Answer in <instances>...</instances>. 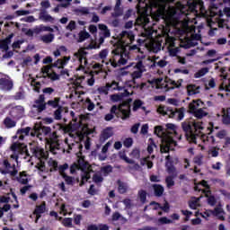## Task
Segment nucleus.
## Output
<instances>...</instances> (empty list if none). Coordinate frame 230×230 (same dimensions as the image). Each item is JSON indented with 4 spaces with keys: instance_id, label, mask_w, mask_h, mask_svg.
I'll use <instances>...</instances> for the list:
<instances>
[{
    "instance_id": "2",
    "label": "nucleus",
    "mask_w": 230,
    "mask_h": 230,
    "mask_svg": "<svg viewBox=\"0 0 230 230\" xmlns=\"http://www.w3.org/2000/svg\"><path fill=\"white\" fill-rule=\"evenodd\" d=\"M78 170H81V181L79 186H84L89 179H91V164L89 162H85L84 157L79 158L76 162H74L73 164L70 165V173L71 175H75Z\"/></svg>"
},
{
    "instance_id": "51",
    "label": "nucleus",
    "mask_w": 230,
    "mask_h": 230,
    "mask_svg": "<svg viewBox=\"0 0 230 230\" xmlns=\"http://www.w3.org/2000/svg\"><path fill=\"white\" fill-rule=\"evenodd\" d=\"M35 33H40L41 31H53V28L49 26L40 25V28L35 29Z\"/></svg>"
},
{
    "instance_id": "41",
    "label": "nucleus",
    "mask_w": 230,
    "mask_h": 230,
    "mask_svg": "<svg viewBox=\"0 0 230 230\" xmlns=\"http://www.w3.org/2000/svg\"><path fill=\"white\" fill-rule=\"evenodd\" d=\"M114 12L111 13V17L114 19H118V17H121L123 15V7H114Z\"/></svg>"
},
{
    "instance_id": "61",
    "label": "nucleus",
    "mask_w": 230,
    "mask_h": 230,
    "mask_svg": "<svg viewBox=\"0 0 230 230\" xmlns=\"http://www.w3.org/2000/svg\"><path fill=\"white\" fill-rule=\"evenodd\" d=\"M81 222H82V215L80 214L74 215V224H75V226H80Z\"/></svg>"
},
{
    "instance_id": "37",
    "label": "nucleus",
    "mask_w": 230,
    "mask_h": 230,
    "mask_svg": "<svg viewBox=\"0 0 230 230\" xmlns=\"http://www.w3.org/2000/svg\"><path fill=\"white\" fill-rule=\"evenodd\" d=\"M4 124L5 125L6 128H13V127H15V125H17V122H15L10 117H6L4 119Z\"/></svg>"
},
{
    "instance_id": "21",
    "label": "nucleus",
    "mask_w": 230,
    "mask_h": 230,
    "mask_svg": "<svg viewBox=\"0 0 230 230\" xmlns=\"http://www.w3.org/2000/svg\"><path fill=\"white\" fill-rule=\"evenodd\" d=\"M209 133L208 135L202 134L203 143H210V145L215 144V137L211 135L213 132V123L210 122V128H208Z\"/></svg>"
},
{
    "instance_id": "7",
    "label": "nucleus",
    "mask_w": 230,
    "mask_h": 230,
    "mask_svg": "<svg viewBox=\"0 0 230 230\" xmlns=\"http://www.w3.org/2000/svg\"><path fill=\"white\" fill-rule=\"evenodd\" d=\"M112 57L107 62V66L111 64V67L116 69V67H121V66H126L128 61V58L125 56V52H121L119 49H115L111 51Z\"/></svg>"
},
{
    "instance_id": "58",
    "label": "nucleus",
    "mask_w": 230,
    "mask_h": 230,
    "mask_svg": "<svg viewBox=\"0 0 230 230\" xmlns=\"http://www.w3.org/2000/svg\"><path fill=\"white\" fill-rule=\"evenodd\" d=\"M187 4H188L190 10H191V12H195V10H197V2L196 1L189 0L187 2Z\"/></svg>"
},
{
    "instance_id": "33",
    "label": "nucleus",
    "mask_w": 230,
    "mask_h": 230,
    "mask_svg": "<svg viewBox=\"0 0 230 230\" xmlns=\"http://www.w3.org/2000/svg\"><path fill=\"white\" fill-rule=\"evenodd\" d=\"M24 177H27L26 172H21L19 173V176H17L15 179L17 182H19L20 184H28L29 182L28 178H24Z\"/></svg>"
},
{
    "instance_id": "12",
    "label": "nucleus",
    "mask_w": 230,
    "mask_h": 230,
    "mask_svg": "<svg viewBox=\"0 0 230 230\" xmlns=\"http://www.w3.org/2000/svg\"><path fill=\"white\" fill-rule=\"evenodd\" d=\"M46 212V201H43L40 205H36L32 212L36 218L34 220L35 224H39V220L42 218V215Z\"/></svg>"
},
{
    "instance_id": "39",
    "label": "nucleus",
    "mask_w": 230,
    "mask_h": 230,
    "mask_svg": "<svg viewBox=\"0 0 230 230\" xmlns=\"http://www.w3.org/2000/svg\"><path fill=\"white\" fill-rule=\"evenodd\" d=\"M119 159H122V161H125L128 164H136V162L127 156V154L125 152L119 153Z\"/></svg>"
},
{
    "instance_id": "57",
    "label": "nucleus",
    "mask_w": 230,
    "mask_h": 230,
    "mask_svg": "<svg viewBox=\"0 0 230 230\" xmlns=\"http://www.w3.org/2000/svg\"><path fill=\"white\" fill-rule=\"evenodd\" d=\"M132 145H134V140L132 139V137H128L123 141V146L126 148H130V146H132Z\"/></svg>"
},
{
    "instance_id": "64",
    "label": "nucleus",
    "mask_w": 230,
    "mask_h": 230,
    "mask_svg": "<svg viewBox=\"0 0 230 230\" xmlns=\"http://www.w3.org/2000/svg\"><path fill=\"white\" fill-rule=\"evenodd\" d=\"M192 114H194L195 118L198 119H202V108L196 110V111H193Z\"/></svg>"
},
{
    "instance_id": "48",
    "label": "nucleus",
    "mask_w": 230,
    "mask_h": 230,
    "mask_svg": "<svg viewBox=\"0 0 230 230\" xmlns=\"http://www.w3.org/2000/svg\"><path fill=\"white\" fill-rule=\"evenodd\" d=\"M202 199V195L199 196V199H191L189 201V208H190V209H197V206H199V199Z\"/></svg>"
},
{
    "instance_id": "47",
    "label": "nucleus",
    "mask_w": 230,
    "mask_h": 230,
    "mask_svg": "<svg viewBox=\"0 0 230 230\" xmlns=\"http://www.w3.org/2000/svg\"><path fill=\"white\" fill-rule=\"evenodd\" d=\"M39 132H41L43 136H49V134H51V128L48 126H41L39 128Z\"/></svg>"
},
{
    "instance_id": "29",
    "label": "nucleus",
    "mask_w": 230,
    "mask_h": 230,
    "mask_svg": "<svg viewBox=\"0 0 230 230\" xmlns=\"http://www.w3.org/2000/svg\"><path fill=\"white\" fill-rule=\"evenodd\" d=\"M200 87L195 84H189L187 86V93L189 96H193L194 94H199Z\"/></svg>"
},
{
    "instance_id": "20",
    "label": "nucleus",
    "mask_w": 230,
    "mask_h": 230,
    "mask_svg": "<svg viewBox=\"0 0 230 230\" xmlns=\"http://www.w3.org/2000/svg\"><path fill=\"white\" fill-rule=\"evenodd\" d=\"M123 51L125 53V57L128 58V55H130V53H141V49L137 45H127L123 49Z\"/></svg>"
},
{
    "instance_id": "60",
    "label": "nucleus",
    "mask_w": 230,
    "mask_h": 230,
    "mask_svg": "<svg viewBox=\"0 0 230 230\" xmlns=\"http://www.w3.org/2000/svg\"><path fill=\"white\" fill-rule=\"evenodd\" d=\"M66 30H69V31L76 30V22L71 20L68 25L66 26Z\"/></svg>"
},
{
    "instance_id": "52",
    "label": "nucleus",
    "mask_w": 230,
    "mask_h": 230,
    "mask_svg": "<svg viewBox=\"0 0 230 230\" xmlns=\"http://www.w3.org/2000/svg\"><path fill=\"white\" fill-rule=\"evenodd\" d=\"M103 181V178L102 177V174L96 172L93 175V182L95 184H100Z\"/></svg>"
},
{
    "instance_id": "26",
    "label": "nucleus",
    "mask_w": 230,
    "mask_h": 230,
    "mask_svg": "<svg viewBox=\"0 0 230 230\" xmlns=\"http://www.w3.org/2000/svg\"><path fill=\"white\" fill-rule=\"evenodd\" d=\"M118 191L120 195H125L127 191L128 190V186H127V183L121 181V180H118Z\"/></svg>"
},
{
    "instance_id": "45",
    "label": "nucleus",
    "mask_w": 230,
    "mask_h": 230,
    "mask_svg": "<svg viewBox=\"0 0 230 230\" xmlns=\"http://www.w3.org/2000/svg\"><path fill=\"white\" fill-rule=\"evenodd\" d=\"M145 102H143V101L137 99L134 101L133 102V112H137V111H139V109H141V107H143V104Z\"/></svg>"
},
{
    "instance_id": "19",
    "label": "nucleus",
    "mask_w": 230,
    "mask_h": 230,
    "mask_svg": "<svg viewBox=\"0 0 230 230\" xmlns=\"http://www.w3.org/2000/svg\"><path fill=\"white\" fill-rule=\"evenodd\" d=\"M141 76H143V70H138V71H135L132 73V84H133V87H137L139 89H143L145 87V83H142L141 84H136V80H137V78H141Z\"/></svg>"
},
{
    "instance_id": "36",
    "label": "nucleus",
    "mask_w": 230,
    "mask_h": 230,
    "mask_svg": "<svg viewBox=\"0 0 230 230\" xmlns=\"http://www.w3.org/2000/svg\"><path fill=\"white\" fill-rule=\"evenodd\" d=\"M78 42H84V40H87V39H89L91 37V34H89V32H87V31H81L78 33Z\"/></svg>"
},
{
    "instance_id": "25",
    "label": "nucleus",
    "mask_w": 230,
    "mask_h": 230,
    "mask_svg": "<svg viewBox=\"0 0 230 230\" xmlns=\"http://www.w3.org/2000/svg\"><path fill=\"white\" fill-rule=\"evenodd\" d=\"M226 22V20L222 19V17H216L214 20H212V28H217V31L218 28H224V23Z\"/></svg>"
},
{
    "instance_id": "17",
    "label": "nucleus",
    "mask_w": 230,
    "mask_h": 230,
    "mask_svg": "<svg viewBox=\"0 0 230 230\" xmlns=\"http://www.w3.org/2000/svg\"><path fill=\"white\" fill-rule=\"evenodd\" d=\"M114 136V132H112V128H106L102 130V132L100 135L99 141L100 143L103 144L107 139H110V137H112Z\"/></svg>"
},
{
    "instance_id": "40",
    "label": "nucleus",
    "mask_w": 230,
    "mask_h": 230,
    "mask_svg": "<svg viewBox=\"0 0 230 230\" xmlns=\"http://www.w3.org/2000/svg\"><path fill=\"white\" fill-rule=\"evenodd\" d=\"M177 177V174L174 175H169L165 178V183L167 188H172L173 186H175V181H173V179Z\"/></svg>"
},
{
    "instance_id": "6",
    "label": "nucleus",
    "mask_w": 230,
    "mask_h": 230,
    "mask_svg": "<svg viewBox=\"0 0 230 230\" xmlns=\"http://www.w3.org/2000/svg\"><path fill=\"white\" fill-rule=\"evenodd\" d=\"M31 154L39 160L36 168L40 172H46V161L49 157V152L39 146H33L31 147Z\"/></svg>"
},
{
    "instance_id": "22",
    "label": "nucleus",
    "mask_w": 230,
    "mask_h": 230,
    "mask_svg": "<svg viewBox=\"0 0 230 230\" xmlns=\"http://www.w3.org/2000/svg\"><path fill=\"white\" fill-rule=\"evenodd\" d=\"M39 20L43 21L44 22H53V21H55V18L49 14L46 9H41L39 15Z\"/></svg>"
},
{
    "instance_id": "59",
    "label": "nucleus",
    "mask_w": 230,
    "mask_h": 230,
    "mask_svg": "<svg viewBox=\"0 0 230 230\" xmlns=\"http://www.w3.org/2000/svg\"><path fill=\"white\" fill-rule=\"evenodd\" d=\"M63 225L65 226V227H73V218L66 217L63 220Z\"/></svg>"
},
{
    "instance_id": "50",
    "label": "nucleus",
    "mask_w": 230,
    "mask_h": 230,
    "mask_svg": "<svg viewBox=\"0 0 230 230\" xmlns=\"http://www.w3.org/2000/svg\"><path fill=\"white\" fill-rule=\"evenodd\" d=\"M166 128L168 130H172V133H169L167 134V136H172L173 137V136L175 137H177V131H175V125L172 124V123H168L166 124Z\"/></svg>"
},
{
    "instance_id": "1",
    "label": "nucleus",
    "mask_w": 230,
    "mask_h": 230,
    "mask_svg": "<svg viewBox=\"0 0 230 230\" xmlns=\"http://www.w3.org/2000/svg\"><path fill=\"white\" fill-rule=\"evenodd\" d=\"M181 128L185 132V137L189 143L197 145V140L202 139V122H197L190 118L181 123Z\"/></svg>"
},
{
    "instance_id": "24",
    "label": "nucleus",
    "mask_w": 230,
    "mask_h": 230,
    "mask_svg": "<svg viewBox=\"0 0 230 230\" xmlns=\"http://www.w3.org/2000/svg\"><path fill=\"white\" fill-rule=\"evenodd\" d=\"M48 107H51L52 109H58V107H61L60 105V97H56L54 100H49L46 102V109Z\"/></svg>"
},
{
    "instance_id": "49",
    "label": "nucleus",
    "mask_w": 230,
    "mask_h": 230,
    "mask_svg": "<svg viewBox=\"0 0 230 230\" xmlns=\"http://www.w3.org/2000/svg\"><path fill=\"white\" fill-rule=\"evenodd\" d=\"M62 106H59L57 108V110L54 111V118L55 119L60 120L62 119V111H63Z\"/></svg>"
},
{
    "instance_id": "55",
    "label": "nucleus",
    "mask_w": 230,
    "mask_h": 230,
    "mask_svg": "<svg viewBox=\"0 0 230 230\" xmlns=\"http://www.w3.org/2000/svg\"><path fill=\"white\" fill-rule=\"evenodd\" d=\"M101 172L104 173V175H109V173H112V165H105L101 168Z\"/></svg>"
},
{
    "instance_id": "44",
    "label": "nucleus",
    "mask_w": 230,
    "mask_h": 230,
    "mask_svg": "<svg viewBox=\"0 0 230 230\" xmlns=\"http://www.w3.org/2000/svg\"><path fill=\"white\" fill-rule=\"evenodd\" d=\"M181 83L171 81V83L166 85V89H167V91H173V89H179V87H181Z\"/></svg>"
},
{
    "instance_id": "35",
    "label": "nucleus",
    "mask_w": 230,
    "mask_h": 230,
    "mask_svg": "<svg viewBox=\"0 0 230 230\" xmlns=\"http://www.w3.org/2000/svg\"><path fill=\"white\" fill-rule=\"evenodd\" d=\"M165 166L167 168V173L170 175H177L175 172H177V169H175V166L173 165V162H166Z\"/></svg>"
},
{
    "instance_id": "8",
    "label": "nucleus",
    "mask_w": 230,
    "mask_h": 230,
    "mask_svg": "<svg viewBox=\"0 0 230 230\" xmlns=\"http://www.w3.org/2000/svg\"><path fill=\"white\" fill-rule=\"evenodd\" d=\"M11 150L13 151L11 159L18 161L19 155H25L27 157H30V151H28V146L25 144L15 142L11 146Z\"/></svg>"
},
{
    "instance_id": "32",
    "label": "nucleus",
    "mask_w": 230,
    "mask_h": 230,
    "mask_svg": "<svg viewBox=\"0 0 230 230\" xmlns=\"http://www.w3.org/2000/svg\"><path fill=\"white\" fill-rule=\"evenodd\" d=\"M74 13L78 16L89 15V7H80L74 9Z\"/></svg>"
},
{
    "instance_id": "42",
    "label": "nucleus",
    "mask_w": 230,
    "mask_h": 230,
    "mask_svg": "<svg viewBox=\"0 0 230 230\" xmlns=\"http://www.w3.org/2000/svg\"><path fill=\"white\" fill-rule=\"evenodd\" d=\"M62 179H64L66 184H67V186H74L75 185V177L69 176L67 174H63V176H61Z\"/></svg>"
},
{
    "instance_id": "14",
    "label": "nucleus",
    "mask_w": 230,
    "mask_h": 230,
    "mask_svg": "<svg viewBox=\"0 0 230 230\" xmlns=\"http://www.w3.org/2000/svg\"><path fill=\"white\" fill-rule=\"evenodd\" d=\"M222 213H224V208L217 207L214 210H206L204 215H206V217L213 215L214 217H217L218 220L224 221L226 220V217L222 215Z\"/></svg>"
},
{
    "instance_id": "3",
    "label": "nucleus",
    "mask_w": 230,
    "mask_h": 230,
    "mask_svg": "<svg viewBox=\"0 0 230 230\" xmlns=\"http://www.w3.org/2000/svg\"><path fill=\"white\" fill-rule=\"evenodd\" d=\"M155 134L158 137H164L162 144L160 145L161 154H168L170 150H174L175 146H177V141H175L172 135H166V133H164L163 126H155Z\"/></svg>"
},
{
    "instance_id": "18",
    "label": "nucleus",
    "mask_w": 230,
    "mask_h": 230,
    "mask_svg": "<svg viewBox=\"0 0 230 230\" xmlns=\"http://www.w3.org/2000/svg\"><path fill=\"white\" fill-rule=\"evenodd\" d=\"M197 40H202V35L201 34H192L191 39L187 41V44L185 45L186 49L190 48H195L199 43Z\"/></svg>"
},
{
    "instance_id": "13",
    "label": "nucleus",
    "mask_w": 230,
    "mask_h": 230,
    "mask_svg": "<svg viewBox=\"0 0 230 230\" xmlns=\"http://www.w3.org/2000/svg\"><path fill=\"white\" fill-rule=\"evenodd\" d=\"M33 108L37 109L38 112H43L46 111V96L44 94H40L39 99L34 101Z\"/></svg>"
},
{
    "instance_id": "46",
    "label": "nucleus",
    "mask_w": 230,
    "mask_h": 230,
    "mask_svg": "<svg viewBox=\"0 0 230 230\" xmlns=\"http://www.w3.org/2000/svg\"><path fill=\"white\" fill-rule=\"evenodd\" d=\"M68 169H69V164L67 163H65L63 165L58 166V170L61 177L67 174L66 173V170H68Z\"/></svg>"
},
{
    "instance_id": "38",
    "label": "nucleus",
    "mask_w": 230,
    "mask_h": 230,
    "mask_svg": "<svg viewBox=\"0 0 230 230\" xmlns=\"http://www.w3.org/2000/svg\"><path fill=\"white\" fill-rule=\"evenodd\" d=\"M48 164L50 168V172H57L58 170V162H57V160L50 158L48 161Z\"/></svg>"
},
{
    "instance_id": "31",
    "label": "nucleus",
    "mask_w": 230,
    "mask_h": 230,
    "mask_svg": "<svg viewBox=\"0 0 230 230\" xmlns=\"http://www.w3.org/2000/svg\"><path fill=\"white\" fill-rule=\"evenodd\" d=\"M40 40L44 42V44H50V42H53V40H55V34L49 33V34L40 36Z\"/></svg>"
},
{
    "instance_id": "9",
    "label": "nucleus",
    "mask_w": 230,
    "mask_h": 230,
    "mask_svg": "<svg viewBox=\"0 0 230 230\" xmlns=\"http://www.w3.org/2000/svg\"><path fill=\"white\" fill-rule=\"evenodd\" d=\"M158 112H160L161 114H168L169 112V118H175V115L177 114L179 121L184 119V108H180L176 111L167 108V111H165L164 107L159 106Z\"/></svg>"
},
{
    "instance_id": "28",
    "label": "nucleus",
    "mask_w": 230,
    "mask_h": 230,
    "mask_svg": "<svg viewBox=\"0 0 230 230\" xmlns=\"http://www.w3.org/2000/svg\"><path fill=\"white\" fill-rule=\"evenodd\" d=\"M151 206H155V209H162V211H164V213H168L170 211V205L168 202H165L164 206H161V204L152 201Z\"/></svg>"
},
{
    "instance_id": "53",
    "label": "nucleus",
    "mask_w": 230,
    "mask_h": 230,
    "mask_svg": "<svg viewBox=\"0 0 230 230\" xmlns=\"http://www.w3.org/2000/svg\"><path fill=\"white\" fill-rule=\"evenodd\" d=\"M149 142L150 144L147 146V152L148 154H154V147L157 148V146L152 138H149Z\"/></svg>"
},
{
    "instance_id": "11",
    "label": "nucleus",
    "mask_w": 230,
    "mask_h": 230,
    "mask_svg": "<svg viewBox=\"0 0 230 230\" xmlns=\"http://www.w3.org/2000/svg\"><path fill=\"white\" fill-rule=\"evenodd\" d=\"M98 28L100 30L99 32V46L97 48H100L103 42H105V39H111V30H109V27L106 24L100 23L98 25Z\"/></svg>"
},
{
    "instance_id": "5",
    "label": "nucleus",
    "mask_w": 230,
    "mask_h": 230,
    "mask_svg": "<svg viewBox=\"0 0 230 230\" xmlns=\"http://www.w3.org/2000/svg\"><path fill=\"white\" fill-rule=\"evenodd\" d=\"M217 17H224V12H222V9L218 8L217 4H211L209 5V16H206V13H202V18L206 19L207 21V26L210 28L208 31L209 37L215 36V31H217V27H213V20L217 19Z\"/></svg>"
},
{
    "instance_id": "10",
    "label": "nucleus",
    "mask_w": 230,
    "mask_h": 230,
    "mask_svg": "<svg viewBox=\"0 0 230 230\" xmlns=\"http://www.w3.org/2000/svg\"><path fill=\"white\" fill-rule=\"evenodd\" d=\"M202 187L205 188V190H202V194L207 197V202L208 206H216L217 204V199L215 196L211 195V187L209 184H208V181L206 180H202Z\"/></svg>"
},
{
    "instance_id": "15",
    "label": "nucleus",
    "mask_w": 230,
    "mask_h": 230,
    "mask_svg": "<svg viewBox=\"0 0 230 230\" xmlns=\"http://www.w3.org/2000/svg\"><path fill=\"white\" fill-rule=\"evenodd\" d=\"M112 85H116L118 91H121V87L119 86V84L116 82H113L112 84L107 83L105 86H101L97 89V93L99 94H103L104 96H107L109 94V91L112 87Z\"/></svg>"
},
{
    "instance_id": "34",
    "label": "nucleus",
    "mask_w": 230,
    "mask_h": 230,
    "mask_svg": "<svg viewBox=\"0 0 230 230\" xmlns=\"http://www.w3.org/2000/svg\"><path fill=\"white\" fill-rule=\"evenodd\" d=\"M199 102H200V103H202V100H198V101H193L192 102H190V104H189V109H190V113L192 114L193 112H195V111H199Z\"/></svg>"
},
{
    "instance_id": "4",
    "label": "nucleus",
    "mask_w": 230,
    "mask_h": 230,
    "mask_svg": "<svg viewBox=\"0 0 230 230\" xmlns=\"http://www.w3.org/2000/svg\"><path fill=\"white\" fill-rule=\"evenodd\" d=\"M116 118H121V119H128L130 118V106L128 105H113L110 110V113L104 116L105 121H112Z\"/></svg>"
},
{
    "instance_id": "54",
    "label": "nucleus",
    "mask_w": 230,
    "mask_h": 230,
    "mask_svg": "<svg viewBox=\"0 0 230 230\" xmlns=\"http://www.w3.org/2000/svg\"><path fill=\"white\" fill-rule=\"evenodd\" d=\"M222 122L224 125H230V115L229 113L226 114V110H223Z\"/></svg>"
},
{
    "instance_id": "56",
    "label": "nucleus",
    "mask_w": 230,
    "mask_h": 230,
    "mask_svg": "<svg viewBox=\"0 0 230 230\" xmlns=\"http://www.w3.org/2000/svg\"><path fill=\"white\" fill-rule=\"evenodd\" d=\"M158 222H159V224H161L162 226H164V225H166V224H173V220L168 219V217H160V218L158 219Z\"/></svg>"
},
{
    "instance_id": "43",
    "label": "nucleus",
    "mask_w": 230,
    "mask_h": 230,
    "mask_svg": "<svg viewBox=\"0 0 230 230\" xmlns=\"http://www.w3.org/2000/svg\"><path fill=\"white\" fill-rule=\"evenodd\" d=\"M138 199H140L141 204H146V190H138Z\"/></svg>"
},
{
    "instance_id": "30",
    "label": "nucleus",
    "mask_w": 230,
    "mask_h": 230,
    "mask_svg": "<svg viewBox=\"0 0 230 230\" xmlns=\"http://www.w3.org/2000/svg\"><path fill=\"white\" fill-rule=\"evenodd\" d=\"M120 37H122V39H125V37H127V39L129 40L130 44H132L134 40H136V36L132 31H123L120 32Z\"/></svg>"
},
{
    "instance_id": "62",
    "label": "nucleus",
    "mask_w": 230,
    "mask_h": 230,
    "mask_svg": "<svg viewBox=\"0 0 230 230\" xmlns=\"http://www.w3.org/2000/svg\"><path fill=\"white\" fill-rule=\"evenodd\" d=\"M139 127H141L140 123L134 124L130 128V132L132 134H137V132H139Z\"/></svg>"
},
{
    "instance_id": "63",
    "label": "nucleus",
    "mask_w": 230,
    "mask_h": 230,
    "mask_svg": "<svg viewBox=\"0 0 230 230\" xmlns=\"http://www.w3.org/2000/svg\"><path fill=\"white\" fill-rule=\"evenodd\" d=\"M86 103H87V111H94V102H93V101H91V99H86Z\"/></svg>"
},
{
    "instance_id": "27",
    "label": "nucleus",
    "mask_w": 230,
    "mask_h": 230,
    "mask_svg": "<svg viewBox=\"0 0 230 230\" xmlns=\"http://www.w3.org/2000/svg\"><path fill=\"white\" fill-rule=\"evenodd\" d=\"M153 190L155 193V197H163V193H164V187L161 184H153Z\"/></svg>"
},
{
    "instance_id": "16",
    "label": "nucleus",
    "mask_w": 230,
    "mask_h": 230,
    "mask_svg": "<svg viewBox=\"0 0 230 230\" xmlns=\"http://www.w3.org/2000/svg\"><path fill=\"white\" fill-rule=\"evenodd\" d=\"M0 89L2 91H12V89H13V81L6 78H0Z\"/></svg>"
},
{
    "instance_id": "23",
    "label": "nucleus",
    "mask_w": 230,
    "mask_h": 230,
    "mask_svg": "<svg viewBox=\"0 0 230 230\" xmlns=\"http://www.w3.org/2000/svg\"><path fill=\"white\" fill-rule=\"evenodd\" d=\"M69 60H71V58L64 57L63 59H58L53 66L58 67V69H64V66H67Z\"/></svg>"
}]
</instances>
